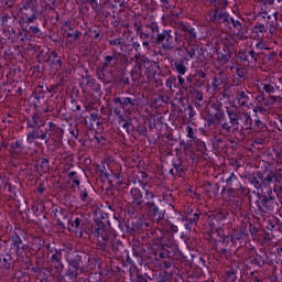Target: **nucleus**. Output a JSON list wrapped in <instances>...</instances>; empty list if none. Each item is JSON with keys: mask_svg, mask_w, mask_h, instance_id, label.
Returning a JSON list of instances; mask_svg holds the SVG:
<instances>
[{"mask_svg": "<svg viewBox=\"0 0 282 282\" xmlns=\"http://www.w3.org/2000/svg\"><path fill=\"white\" fill-rule=\"evenodd\" d=\"M83 259L88 261L90 270H96L100 268V260L89 256L86 252L74 251L72 254L67 256L68 269L65 272V276L70 281H74L78 274H83Z\"/></svg>", "mask_w": 282, "mask_h": 282, "instance_id": "obj_1", "label": "nucleus"}, {"mask_svg": "<svg viewBox=\"0 0 282 282\" xmlns=\"http://www.w3.org/2000/svg\"><path fill=\"white\" fill-rule=\"evenodd\" d=\"M208 226L209 228L207 227L205 229V239H208V241H214V243H221V241H226L221 229L215 226V215L209 216Z\"/></svg>", "mask_w": 282, "mask_h": 282, "instance_id": "obj_2", "label": "nucleus"}, {"mask_svg": "<svg viewBox=\"0 0 282 282\" xmlns=\"http://www.w3.org/2000/svg\"><path fill=\"white\" fill-rule=\"evenodd\" d=\"M47 140H61L63 138V129L56 127L54 123H50L48 128H46Z\"/></svg>", "mask_w": 282, "mask_h": 282, "instance_id": "obj_3", "label": "nucleus"}, {"mask_svg": "<svg viewBox=\"0 0 282 282\" xmlns=\"http://www.w3.org/2000/svg\"><path fill=\"white\" fill-rule=\"evenodd\" d=\"M51 263L56 269V272H63V254L55 249V253L51 257Z\"/></svg>", "mask_w": 282, "mask_h": 282, "instance_id": "obj_4", "label": "nucleus"}, {"mask_svg": "<svg viewBox=\"0 0 282 282\" xmlns=\"http://www.w3.org/2000/svg\"><path fill=\"white\" fill-rule=\"evenodd\" d=\"M47 140V133L43 132V130L36 128L31 133L28 134L26 141L32 144L34 140Z\"/></svg>", "mask_w": 282, "mask_h": 282, "instance_id": "obj_5", "label": "nucleus"}, {"mask_svg": "<svg viewBox=\"0 0 282 282\" xmlns=\"http://www.w3.org/2000/svg\"><path fill=\"white\" fill-rule=\"evenodd\" d=\"M80 228H83V220L80 218H76L69 230H73L77 237H83V231H80Z\"/></svg>", "mask_w": 282, "mask_h": 282, "instance_id": "obj_6", "label": "nucleus"}, {"mask_svg": "<svg viewBox=\"0 0 282 282\" xmlns=\"http://www.w3.org/2000/svg\"><path fill=\"white\" fill-rule=\"evenodd\" d=\"M22 12L24 14V21H28V23H32L33 21L36 20V13L34 12V9L30 8H24L22 9Z\"/></svg>", "mask_w": 282, "mask_h": 282, "instance_id": "obj_7", "label": "nucleus"}, {"mask_svg": "<svg viewBox=\"0 0 282 282\" xmlns=\"http://www.w3.org/2000/svg\"><path fill=\"white\" fill-rule=\"evenodd\" d=\"M130 195H131L132 200H133L134 204H139L140 205V204H142V202H144L142 199V192H140V189H138V188H132L130 191Z\"/></svg>", "mask_w": 282, "mask_h": 282, "instance_id": "obj_8", "label": "nucleus"}, {"mask_svg": "<svg viewBox=\"0 0 282 282\" xmlns=\"http://www.w3.org/2000/svg\"><path fill=\"white\" fill-rule=\"evenodd\" d=\"M225 276L227 281H237V269H235L234 267H228L227 270L225 271Z\"/></svg>", "mask_w": 282, "mask_h": 282, "instance_id": "obj_9", "label": "nucleus"}, {"mask_svg": "<svg viewBox=\"0 0 282 282\" xmlns=\"http://www.w3.org/2000/svg\"><path fill=\"white\" fill-rule=\"evenodd\" d=\"M174 259L178 261H188V256L184 253L180 248L173 249Z\"/></svg>", "mask_w": 282, "mask_h": 282, "instance_id": "obj_10", "label": "nucleus"}, {"mask_svg": "<svg viewBox=\"0 0 282 282\" xmlns=\"http://www.w3.org/2000/svg\"><path fill=\"white\" fill-rule=\"evenodd\" d=\"M0 265H3L4 270H10L12 265V257L10 254L0 258Z\"/></svg>", "mask_w": 282, "mask_h": 282, "instance_id": "obj_11", "label": "nucleus"}, {"mask_svg": "<svg viewBox=\"0 0 282 282\" xmlns=\"http://www.w3.org/2000/svg\"><path fill=\"white\" fill-rule=\"evenodd\" d=\"M171 281V273L166 271H160L156 275V282H170Z\"/></svg>", "mask_w": 282, "mask_h": 282, "instance_id": "obj_12", "label": "nucleus"}, {"mask_svg": "<svg viewBox=\"0 0 282 282\" xmlns=\"http://www.w3.org/2000/svg\"><path fill=\"white\" fill-rule=\"evenodd\" d=\"M251 183L253 184L254 188H261V186H264L263 177L261 176V174H256Z\"/></svg>", "mask_w": 282, "mask_h": 282, "instance_id": "obj_13", "label": "nucleus"}, {"mask_svg": "<svg viewBox=\"0 0 282 282\" xmlns=\"http://www.w3.org/2000/svg\"><path fill=\"white\" fill-rule=\"evenodd\" d=\"M32 208H33V212L36 213V215H41V213H45V205L42 202H35Z\"/></svg>", "mask_w": 282, "mask_h": 282, "instance_id": "obj_14", "label": "nucleus"}, {"mask_svg": "<svg viewBox=\"0 0 282 282\" xmlns=\"http://www.w3.org/2000/svg\"><path fill=\"white\" fill-rule=\"evenodd\" d=\"M212 21H226V15L218 10H215L214 13L210 15Z\"/></svg>", "mask_w": 282, "mask_h": 282, "instance_id": "obj_15", "label": "nucleus"}, {"mask_svg": "<svg viewBox=\"0 0 282 282\" xmlns=\"http://www.w3.org/2000/svg\"><path fill=\"white\" fill-rule=\"evenodd\" d=\"M274 182V173H269L265 178H263L264 186H270Z\"/></svg>", "mask_w": 282, "mask_h": 282, "instance_id": "obj_16", "label": "nucleus"}, {"mask_svg": "<svg viewBox=\"0 0 282 282\" xmlns=\"http://www.w3.org/2000/svg\"><path fill=\"white\" fill-rule=\"evenodd\" d=\"M229 120L232 124H239V117L230 111H227Z\"/></svg>", "mask_w": 282, "mask_h": 282, "instance_id": "obj_17", "label": "nucleus"}, {"mask_svg": "<svg viewBox=\"0 0 282 282\" xmlns=\"http://www.w3.org/2000/svg\"><path fill=\"white\" fill-rule=\"evenodd\" d=\"M173 265V262L171 261V258H167L161 262V268H164L165 270H169Z\"/></svg>", "mask_w": 282, "mask_h": 282, "instance_id": "obj_18", "label": "nucleus"}, {"mask_svg": "<svg viewBox=\"0 0 282 282\" xmlns=\"http://www.w3.org/2000/svg\"><path fill=\"white\" fill-rule=\"evenodd\" d=\"M176 72L181 74V76H184L186 74V66L183 64H175Z\"/></svg>", "mask_w": 282, "mask_h": 282, "instance_id": "obj_19", "label": "nucleus"}, {"mask_svg": "<svg viewBox=\"0 0 282 282\" xmlns=\"http://www.w3.org/2000/svg\"><path fill=\"white\" fill-rule=\"evenodd\" d=\"M252 263H254L256 265H258L259 268H261V265L263 264V259L261 258V256L257 254L253 260Z\"/></svg>", "mask_w": 282, "mask_h": 282, "instance_id": "obj_20", "label": "nucleus"}, {"mask_svg": "<svg viewBox=\"0 0 282 282\" xmlns=\"http://www.w3.org/2000/svg\"><path fill=\"white\" fill-rule=\"evenodd\" d=\"M68 176L70 177L72 184H76L77 186H78V184H80V181H78V178H76V172H70L68 174Z\"/></svg>", "mask_w": 282, "mask_h": 282, "instance_id": "obj_21", "label": "nucleus"}, {"mask_svg": "<svg viewBox=\"0 0 282 282\" xmlns=\"http://www.w3.org/2000/svg\"><path fill=\"white\" fill-rule=\"evenodd\" d=\"M135 282H149V276L147 274H138Z\"/></svg>", "mask_w": 282, "mask_h": 282, "instance_id": "obj_22", "label": "nucleus"}, {"mask_svg": "<svg viewBox=\"0 0 282 282\" xmlns=\"http://www.w3.org/2000/svg\"><path fill=\"white\" fill-rule=\"evenodd\" d=\"M53 213H54L55 217L57 218L58 224L61 226H63V220L61 219V217H65V216H63V214H61V212L58 209H55Z\"/></svg>", "mask_w": 282, "mask_h": 282, "instance_id": "obj_23", "label": "nucleus"}, {"mask_svg": "<svg viewBox=\"0 0 282 282\" xmlns=\"http://www.w3.org/2000/svg\"><path fill=\"white\" fill-rule=\"evenodd\" d=\"M50 161L47 160H43L42 163H41V166H43L44 171L43 173H47V171L50 170Z\"/></svg>", "mask_w": 282, "mask_h": 282, "instance_id": "obj_24", "label": "nucleus"}, {"mask_svg": "<svg viewBox=\"0 0 282 282\" xmlns=\"http://www.w3.org/2000/svg\"><path fill=\"white\" fill-rule=\"evenodd\" d=\"M187 138L195 140V131L191 127H187Z\"/></svg>", "mask_w": 282, "mask_h": 282, "instance_id": "obj_25", "label": "nucleus"}, {"mask_svg": "<svg viewBox=\"0 0 282 282\" xmlns=\"http://www.w3.org/2000/svg\"><path fill=\"white\" fill-rule=\"evenodd\" d=\"M159 257H160V259H163V261L166 259H171L169 257V251H162L161 253H159Z\"/></svg>", "mask_w": 282, "mask_h": 282, "instance_id": "obj_26", "label": "nucleus"}, {"mask_svg": "<svg viewBox=\"0 0 282 282\" xmlns=\"http://www.w3.org/2000/svg\"><path fill=\"white\" fill-rule=\"evenodd\" d=\"M197 219H199V215L197 213H195L193 215V217L189 218L191 226H193V224H195V221H197Z\"/></svg>", "mask_w": 282, "mask_h": 282, "instance_id": "obj_27", "label": "nucleus"}, {"mask_svg": "<svg viewBox=\"0 0 282 282\" xmlns=\"http://www.w3.org/2000/svg\"><path fill=\"white\" fill-rule=\"evenodd\" d=\"M80 197H82L83 202H86V199H87V191L82 189Z\"/></svg>", "mask_w": 282, "mask_h": 282, "instance_id": "obj_28", "label": "nucleus"}, {"mask_svg": "<svg viewBox=\"0 0 282 282\" xmlns=\"http://www.w3.org/2000/svg\"><path fill=\"white\" fill-rule=\"evenodd\" d=\"M21 247V238H19V236L15 237V248H20Z\"/></svg>", "mask_w": 282, "mask_h": 282, "instance_id": "obj_29", "label": "nucleus"}, {"mask_svg": "<svg viewBox=\"0 0 282 282\" xmlns=\"http://www.w3.org/2000/svg\"><path fill=\"white\" fill-rule=\"evenodd\" d=\"M30 30L33 34H39V26H31Z\"/></svg>", "mask_w": 282, "mask_h": 282, "instance_id": "obj_30", "label": "nucleus"}, {"mask_svg": "<svg viewBox=\"0 0 282 282\" xmlns=\"http://www.w3.org/2000/svg\"><path fill=\"white\" fill-rule=\"evenodd\" d=\"M251 282H262L261 279H259V276L254 275L251 280Z\"/></svg>", "mask_w": 282, "mask_h": 282, "instance_id": "obj_31", "label": "nucleus"}, {"mask_svg": "<svg viewBox=\"0 0 282 282\" xmlns=\"http://www.w3.org/2000/svg\"><path fill=\"white\" fill-rule=\"evenodd\" d=\"M158 41H164V33L158 35Z\"/></svg>", "mask_w": 282, "mask_h": 282, "instance_id": "obj_32", "label": "nucleus"}, {"mask_svg": "<svg viewBox=\"0 0 282 282\" xmlns=\"http://www.w3.org/2000/svg\"><path fill=\"white\" fill-rule=\"evenodd\" d=\"M177 79H178L180 85H184V77L178 76Z\"/></svg>", "mask_w": 282, "mask_h": 282, "instance_id": "obj_33", "label": "nucleus"}, {"mask_svg": "<svg viewBox=\"0 0 282 282\" xmlns=\"http://www.w3.org/2000/svg\"><path fill=\"white\" fill-rule=\"evenodd\" d=\"M191 226H193V225H191V221H189V224H185L186 230H191Z\"/></svg>", "mask_w": 282, "mask_h": 282, "instance_id": "obj_34", "label": "nucleus"}, {"mask_svg": "<svg viewBox=\"0 0 282 282\" xmlns=\"http://www.w3.org/2000/svg\"><path fill=\"white\" fill-rule=\"evenodd\" d=\"M260 252H270V249H260Z\"/></svg>", "mask_w": 282, "mask_h": 282, "instance_id": "obj_35", "label": "nucleus"}, {"mask_svg": "<svg viewBox=\"0 0 282 282\" xmlns=\"http://www.w3.org/2000/svg\"><path fill=\"white\" fill-rule=\"evenodd\" d=\"M127 263H133V260H131V258H127Z\"/></svg>", "mask_w": 282, "mask_h": 282, "instance_id": "obj_36", "label": "nucleus"}, {"mask_svg": "<svg viewBox=\"0 0 282 282\" xmlns=\"http://www.w3.org/2000/svg\"><path fill=\"white\" fill-rule=\"evenodd\" d=\"M221 251H223V254H226L227 252H228V249H221Z\"/></svg>", "mask_w": 282, "mask_h": 282, "instance_id": "obj_37", "label": "nucleus"}, {"mask_svg": "<svg viewBox=\"0 0 282 282\" xmlns=\"http://www.w3.org/2000/svg\"><path fill=\"white\" fill-rule=\"evenodd\" d=\"M11 250H14L15 252L21 251V249H19V248H18V249H14V248L12 249V248H11Z\"/></svg>", "mask_w": 282, "mask_h": 282, "instance_id": "obj_38", "label": "nucleus"}, {"mask_svg": "<svg viewBox=\"0 0 282 282\" xmlns=\"http://www.w3.org/2000/svg\"><path fill=\"white\" fill-rule=\"evenodd\" d=\"M275 251H276V252H282V248H280V249L276 248Z\"/></svg>", "mask_w": 282, "mask_h": 282, "instance_id": "obj_39", "label": "nucleus"}, {"mask_svg": "<svg viewBox=\"0 0 282 282\" xmlns=\"http://www.w3.org/2000/svg\"><path fill=\"white\" fill-rule=\"evenodd\" d=\"M107 63H111V57H107Z\"/></svg>", "mask_w": 282, "mask_h": 282, "instance_id": "obj_40", "label": "nucleus"}, {"mask_svg": "<svg viewBox=\"0 0 282 282\" xmlns=\"http://www.w3.org/2000/svg\"><path fill=\"white\" fill-rule=\"evenodd\" d=\"M173 232H177V227H173Z\"/></svg>", "mask_w": 282, "mask_h": 282, "instance_id": "obj_41", "label": "nucleus"}, {"mask_svg": "<svg viewBox=\"0 0 282 282\" xmlns=\"http://www.w3.org/2000/svg\"><path fill=\"white\" fill-rule=\"evenodd\" d=\"M264 90L270 91V89H269V87H268V86H264Z\"/></svg>", "mask_w": 282, "mask_h": 282, "instance_id": "obj_42", "label": "nucleus"}, {"mask_svg": "<svg viewBox=\"0 0 282 282\" xmlns=\"http://www.w3.org/2000/svg\"><path fill=\"white\" fill-rule=\"evenodd\" d=\"M135 250H137L135 248L132 249L133 254H135Z\"/></svg>", "mask_w": 282, "mask_h": 282, "instance_id": "obj_43", "label": "nucleus"}, {"mask_svg": "<svg viewBox=\"0 0 282 282\" xmlns=\"http://www.w3.org/2000/svg\"><path fill=\"white\" fill-rule=\"evenodd\" d=\"M148 197H153V194H149V193H148Z\"/></svg>", "mask_w": 282, "mask_h": 282, "instance_id": "obj_44", "label": "nucleus"}, {"mask_svg": "<svg viewBox=\"0 0 282 282\" xmlns=\"http://www.w3.org/2000/svg\"><path fill=\"white\" fill-rule=\"evenodd\" d=\"M200 261H203V263H206V260H204V259H202V258H200Z\"/></svg>", "mask_w": 282, "mask_h": 282, "instance_id": "obj_45", "label": "nucleus"}, {"mask_svg": "<svg viewBox=\"0 0 282 282\" xmlns=\"http://www.w3.org/2000/svg\"><path fill=\"white\" fill-rule=\"evenodd\" d=\"M68 250H70V251H72V250H74V249H68Z\"/></svg>", "mask_w": 282, "mask_h": 282, "instance_id": "obj_46", "label": "nucleus"}]
</instances>
